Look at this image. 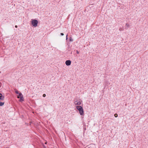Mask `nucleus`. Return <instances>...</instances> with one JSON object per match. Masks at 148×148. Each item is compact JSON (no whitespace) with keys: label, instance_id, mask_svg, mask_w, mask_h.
Wrapping results in <instances>:
<instances>
[{"label":"nucleus","instance_id":"nucleus-1","mask_svg":"<svg viewBox=\"0 0 148 148\" xmlns=\"http://www.w3.org/2000/svg\"><path fill=\"white\" fill-rule=\"evenodd\" d=\"M76 108L79 111V113L81 115H82L84 114L83 110L81 106H76Z\"/></svg>","mask_w":148,"mask_h":148},{"label":"nucleus","instance_id":"nucleus-2","mask_svg":"<svg viewBox=\"0 0 148 148\" xmlns=\"http://www.w3.org/2000/svg\"><path fill=\"white\" fill-rule=\"evenodd\" d=\"M38 22V21L35 19L32 20V25L34 27L37 26Z\"/></svg>","mask_w":148,"mask_h":148},{"label":"nucleus","instance_id":"nucleus-3","mask_svg":"<svg viewBox=\"0 0 148 148\" xmlns=\"http://www.w3.org/2000/svg\"><path fill=\"white\" fill-rule=\"evenodd\" d=\"M71 63V61L70 60H67L66 61L65 64L67 66L70 65Z\"/></svg>","mask_w":148,"mask_h":148},{"label":"nucleus","instance_id":"nucleus-4","mask_svg":"<svg viewBox=\"0 0 148 148\" xmlns=\"http://www.w3.org/2000/svg\"><path fill=\"white\" fill-rule=\"evenodd\" d=\"M74 103L75 105H77L79 106L81 104V103L80 101H74Z\"/></svg>","mask_w":148,"mask_h":148},{"label":"nucleus","instance_id":"nucleus-5","mask_svg":"<svg viewBox=\"0 0 148 148\" xmlns=\"http://www.w3.org/2000/svg\"><path fill=\"white\" fill-rule=\"evenodd\" d=\"M4 96L1 93H0V100H4Z\"/></svg>","mask_w":148,"mask_h":148},{"label":"nucleus","instance_id":"nucleus-6","mask_svg":"<svg viewBox=\"0 0 148 148\" xmlns=\"http://www.w3.org/2000/svg\"><path fill=\"white\" fill-rule=\"evenodd\" d=\"M129 27V25L128 23H127L125 25V29H127Z\"/></svg>","mask_w":148,"mask_h":148},{"label":"nucleus","instance_id":"nucleus-7","mask_svg":"<svg viewBox=\"0 0 148 148\" xmlns=\"http://www.w3.org/2000/svg\"><path fill=\"white\" fill-rule=\"evenodd\" d=\"M20 99L19 100V101H20L21 102H22V101H24L23 96H22L21 97H20Z\"/></svg>","mask_w":148,"mask_h":148},{"label":"nucleus","instance_id":"nucleus-8","mask_svg":"<svg viewBox=\"0 0 148 148\" xmlns=\"http://www.w3.org/2000/svg\"><path fill=\"white\" fill-rule=\"evenodd\" d=\"M18 94V95L17 96V98H20V97H21L22 96H23V95L21 93H19Z\"/></svg>","mask_w":148,"mask_h":148},{"label":"nucleus","instance_id":"nucleus-9","mask_svg":"<svg viewBox=\"0 0 148 148\" xmlns=\"http://www.w3.org/2000/svg\"><path fill=\"white\" fill-rule=\"evenodd\" d=\"M69 41L71 42H73V39L71 37H70L69 39Z\"/></svg>","mask_w":148,"mask_h":148},{"label":"nucleus","instance_id":"nucleus-10","mask_svg":"<svg viewBox=\"0 0 148 148\" xmlns=\"http://www.w3.org/2000/svg\"><path fill=\"white\" fill-rule=\"evenodd\" d=\"M4 102H0V106H1L4 104Z\"/></svg>","mask_w":148,"mask_h":148},{"label":"nucleus","instance_id":"nucleus-11","mask_svg":"<svg viewBox=\"0 0 148 148\" xmlns=\"http://www.w3.org/2000/svg\"><path fill=\"white\" fill-rule=\"evenodd\" d=\"M114 116L115 117H117L118 116L117 114L116 113L114 114Z\"/></svg>","mask_w":148,"mask_h":148},{"label":"nucleus","instance_id":"nucleus-12","mask_svg":"<svg viewBox=\"0 0 148 148\" xmlns=\"http://www.w3.org/2000/svg\"><path fill=\"white\" fill-rule=\"evenodd\" d=\"M15 93L17 94H18L19 93L18 92V91L17 90H16L15 91Z\"/></svg>","mask_w":148,"mask_h":148},{"label":"nucleus","instance_id":"nucleus-13","mask_svg":"<svg viewBox=\"0 0 148 148\" xmlns=\"http://www.w3.org/2000/svg\"><path fill=\"white\" fill-rule=\"evenodd\" d=\"M46 96V94H43L42 95V96L43 97H45Z\"/></svg>","mask_w":148,"mask_h":148},{"label":"nucleus","instance_id":"nucleus-14","mask_svg":"<svg viewBox=\"0 0 148 148\" xmlns=\"http://www.w3.org/2000/svg\"><path fill=\"white\" fill-rule=\"evenodd\" d=\"M60 34L61 36H63L64 35V34L63 33H61Z\"/></svg>","mask_w":148,"mask_h":148},{"label":"nucleus","instance_id":"nucleus-15","mask_svg":"<svg viewBox=\"0 0 148 148\" xmlns=\"http://www.w3.org/2000/svg\"><path fill=\"white\" fill-rule=\"evenodd\" d=\"M76 52H77V54H79V51H77Z\"/></svg>","mask_w":148,"mask_h":148},{"label":"nucleus","instance_id":"nucleus-16","mask_svg":"<svg viewBox=\"0 0 148 148\" xmlns=\"http://www.w3.org/2000/svg\"><path fill=\"white\" fill-rule=\"evenodd\" d=\"M67 36H68V35L67 34L66 36V40H67L68 39Z\"/></svg>","mask_w":148,"mask_h":148},{"label":"nucleus","instance_id":"nucleus-17","mask_svg":"<svg viewBox=\"0 0 148 148\" xmlns=\"http://www.w3.org/2000/svg\"><path fill=\"white\" fill-rule=\"evenodd\" d=\"M119 30L120 31L122 30V29L121 28H120L119 29Z\"/></svg>","mask_w":148,"mask_h":148},{"label":"nucleus","instance_id":"nucleus-18","mask_svg":"<svg viewBox=\"0 0 148 148\" xmlns=\"http://www.w3.org/2000/svg\"><path fill=\"white\" fill-rule=\"evenodd\" d=\"M15 27L16 28H17V27H18V26H17V25H15Z\"/></svg>","mask_w":148,"mask_h":148}]
</instances>
